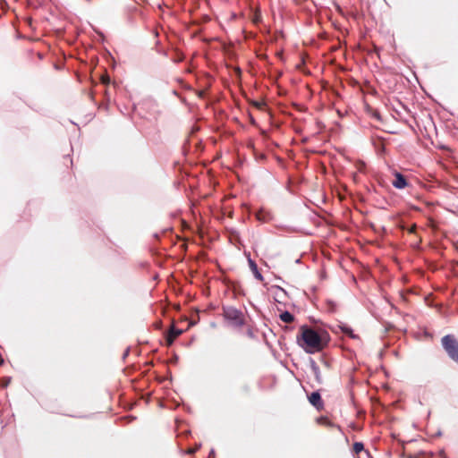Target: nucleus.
<instances>
[{
	"label": "nucleus",
	"mask_w": 458,
	"mask_h": 458,
	"mask_svg": "<svg viewBox=\"0 0 458 458\" xmlns=\"http://www.w3.org/2000/svg\"><path fill=\"white\" fill-rule=\"evenodd\" d=\"M194 452H195L194 449H189V451H188L189 454H193Z\"/></svg>",
	"instance_id": "obj_14"
},
{
	"label": "nucleus",
	"mask_w": 458,
	"mask_h": 458,
	"mask_svg": "<svg viewBox=\"0 0 458 458\" xmlns=\"http://www.w3.org/2000/svg\"><path fill=\"white\" fill-rule=\"evenodd\" d=\"M394 176L395 179L393 181V185L397 189L405 188L407 185L405 178L399 173H395Z\"/></svg>",
	"instance_id": "obj_4"
},
{
	"label": "nucleus",
	"mask_w": 458,
	"mask_h": 458,
	"mask_svg": "<svg viewBox=\"0 0 458 458\" xmlns=\"http://www.w3.org/2000/svg\"><path fill=\"white\" fill-rule=\"evenodd\" d=\"M280 318H281L282 321H284L285 323H291L294 319L293 316L290 312H288V311L283 312L280 315Z\"/></svg>",
	"instance_id": "obj_8"
},
{
	"label": "nucleus",
	"mask_w": 458,
	"mask_h": 458,
	"mask_svg": "<svg viewBox=\"0 0 458 458\" xmlns=\"http://www.w3.org/2000/svg\"><path fill=\"white\" fill-rule=\"evenodd\" d=\"M363 166H364V164H363V163H360V164L358 165V169H359L360 171H361V169H362V167H363Z\"/></svg>",
	"instance_id": "obj_12"
},
{
	"label": "nucleus",
	"mask_w": 458,
	"mask_h": 458,
	"mask_svg": "<svg viewBox=\"0 0 458 458\" xmlns=\"http://www.w3.org/2000/svg\"><path fill=\"white\" fill-rule=\"evenodd\" d=\"M363 449H364V446H363V444H362V443H359V442H357V443H355V444L353 445V450H354V452H355L356 454L360 453L361 451H363Z\"/></svg>",
	"instance_id": "obj_9"
},
{
	"label": "nucleus",
	"mask_w": 458,
	"mask_h": 458,
	"mask_svg": "<svg viewBox=\"0 0 458 458\" xmlns=\"http://www.w3.org/2000/svg\"><path fill=\"white\" fill-rule=\"evenodd\" d=\"M329 342V335L325 330H314L306 326L300 329L297 343L307 353L322 351Z\"/></svg>",
	"instance_id": "obj_1"
},
{
	"label": "nucleus",
	"mask_w": 458,
	"mask_h": 458,
	"mask_svg": "<svg viewBox=\"0 0 458 458\" xmlns=\"http://www.w3.org/2000/svg\"><path fill=\"white\" fill-rule=\"evenodd\" d=\"M10 381H11L10 377L4 378V380L3 382V386L6 387L9 385Z\"/></svg>",
	"instance_id": "obj_11"
},
{
	"label": "nucleus",
	"mask_w": 458,
	"mask_h": 458,
	"mask_svg": "<svg viewBox=\"0 0 458 458\" xmlns=\"http://www.w3.org/2000/svg\"><path fill=\"white\" fill-rule=\"evenodd\" d=\"M182 333V330H180V329H176L175 327H173L171 328L170 332H169L168 336H167V342H168V344H171L174 342V340L177 336H179Z\"/></svg>",
	"instance_id": "obj_6"
},
{
	"label": "nucleus",
	"mask_w": 458,
	"mask_h": 458,
	"mask_svg": "<svg viewBox=\"0 0 458 458\" xmlns=\"http://www.w3.org/2000/svg\"><path fill=\"white\" fill-rule=\"evenodd\" d=\"M250 267L252 272L254 273L255 277L261 281L263 279V277H262L261 274L259 272L257 265L255 264V262H253L250 259Z\"/></svg>",
	"instance_id": "obj_7"
},
{
	"label": "nucleus",
	"mask_w": 458,
	"mask_h": 458,
	"mask_svg": "<svg viewBox=\"0 0 458 458\" xmlns=\"http://www.w3.org/2000/svg\"><path fill=\"white\" fill-rule=\"evenodd\" d=\"M342 330L344 331V334L350 335L352 338H355L356 337V335L353 334L352 330L350 327H343Z\"/></svg>",
	"instance_id": "obj_10"
},
{
	"label": "nucleus",
	"mask_w": 458,
	"mask_h": 458,
	"mask_svg": "<svg viewBox=\"0 0 458 458\" xmlns=\"http://www.w3.org/2000/svg\"><path fill=\"white\" fill-rule=\"evenodd\" d=\"M224 316L233 327H240L244 324L242 313L234 308H225L224 310Z\"/></svg>",
	"instance_id": "obj_3"
},
{
	"label": "nucleus",
	"mask_w": 458,
	"mask_h": 458,
	"mask_svg": "<svg viewBox=\"0 0 458 458\" xmlns=\"http://www.w3.org/2000/svg\"><path fill=\"white\" fill-rule=\"evenodd\" d=\"M310 403L318 408L322 405L320 394L317 392L312 393L309 397Z\"/></svg>",
	"instance_id": "obj_5"
},
{
	"label": "nucleus",
	"mask_w": 458,
	"mask_h": 458,
	"mask_svg": "<svg viewBox=\"0 0 458 458\" xmlns=\"http://www.w3.org/2000/svg\"><path fill=\"white\" fill-rule=\"evenodd\" d=\"M442 344L448 356L458 363V342L452 335H445L442 339Z\"/></svg>",
	"instance_id": "obj_2"
},
{
	"label": "nucleus",
	"mask_w": 458,
	"mask_h": 458,
	"mask_svg": "<svg viewBox=\"0 0 458 458\" xmlns=\"http://www.w3.org/2000/svg\"><path fill=\"white\" fill-rule=\"evenodd\" d=\"M194 452H195L194 449H189V451H188L189 454H193Z\"/></svg>",
	"instance_id": "obj_13"
}]
</instances>
